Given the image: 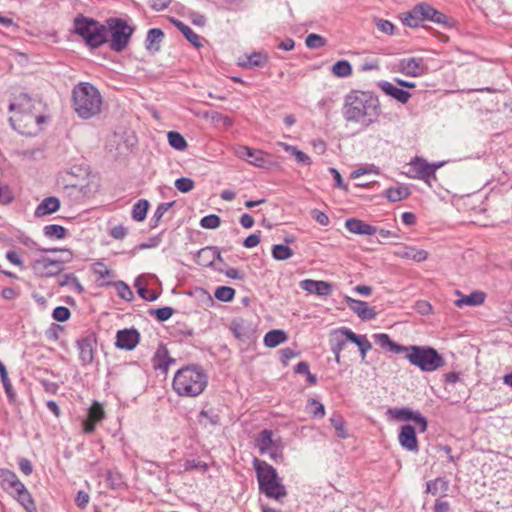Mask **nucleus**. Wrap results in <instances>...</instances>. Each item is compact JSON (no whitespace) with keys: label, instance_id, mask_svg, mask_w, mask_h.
Wrapping results in <instances>:
<instances>
[{"label":"nucleus","instance_id":"obj_1","mask_svg":"<svg viewBox=\"0 0 512 512\" xmlns=\"http://www.w3.org/2000/svg\"><path fill=\"white\" fill-rule=\"evenodd\" d=\"M381 113L379 99L369 92L355 91L347 95L343 117L347 122L360 124L362 128L378 121Z\"/></svg>","mask_w":512,"mask_h":512},{"label":"nucleus","instance_id":"obj_2","mask_svg":"<svg viewBox=\"0 0 512 512\" xmlns=\"http://www.w3.org/2000/svg\"><path fill=\"white\" fill-rule=\"evenodd\" d=\"M208 384V376L199 365H187L179 369L173 378V389L182 397H196L203 393Z\"/></svg>","mask_w":512,"mask_h":512},{"label":"nucleus","instance_id":"obj_3","mask_svg":"<svg viewBox=\"0 0 512 512\" xmlns=\"http://www.w3.org/2000/svg\"><path fill=\"white\" fill-rule=\"evenodd\" d=\"M102 104V96L94 85L81 82L73 88L72 105L81 119L87 120L100 114Z\"/></svg>","mask_w":512,"mask_h":512},{"label":"nucleus","instance_id":"obj_4","mask_svg":"<svg viewBox=\"0 0 512 512\" xmlns=\"http://www.w3.org/2000/svg\"><path fill=\"white\" fill-rule=\"evenodd\" d=\"M253 467L256 472L259 490L266 497L279 500L287 495L282 479L276 469L264 460L254 458Z\"/></svg>","mask_w":512,"mask_h":512},{"label":"nucleus","instance_id":"obj_5","mask_svg":"<svg viewBox=\"0 0 512 512\" xmlns=\"http://www.w3.org/2000/svg\"><path fill=\"white\" fill-rule=\"evenodd\" d=\"M403 354L412 365L423 372H434L445 365L443 356L430 346H406Z\"/></svg>","mask_w":512,"mask_h":512},{"label":"nucleus","instance_id":"obj_6","mask_svg":"<svg viewBox=\"0 0 512 512\" xmlns=\"http://www.w3.org/2000/svg\"><path fill=\"white\" fill-rule=\"evenodd\" d=\"M74 32L80 35L86 44L92 48L100 47L107 41L106 26L84 16L75 18Z\"/></svg>","mask_w":512,"mask_h":512},{"label":"nucleus","instance_id":"obj_7","mask_svg":"<svg viewBox=\"0 0 512 512\" xmlns=\"http://www.w3.org/2000/svg\"><path fill=\"white\" fill-rule=\"evenodd\" d=\"M106 23L111 35L110 49L122 52L129 44L134 28L121 18H109Z\"/></svg>","mask_w":512,"mask_h":512},{"label":"nucleus","instance_id":"obj_8","mask_svg":"<svg viewBox=\"0 0 512 512\" xmlns=\"http://www.w3.org/2000/svg\"><path fill=\"white\" fill-rule=\"evenodd\" d=\"M11 126L21 134L33 135L40 130L45 117L38 112L14 113L9 117Z\"/></svg>","mask_w":512,"mask_h":512},{"label":"nucleus","instance_id":"obj_9","mask_svg":"<svg viewBox=\"0 0 512 512\" xmlns=\"http://www.w3.org/2000/svg\"><path fill=\"white\" fill-rule=\"evenodd\" d=\"M273 433L271 430H262L256 438V446L259 452L268 454L269 457L276 463L283 461V451L280 440L273 439Z\"/></svg>","mask_w":512,"mask_h":512},{"label":"nucleus","instance_id":"obj_10","mask_svg":"<svg viewBox=\"0 0 512 512\" xmlns=\"http://www.w3.org/2000/svg\"><path fill=\"white\" fill-rule=\"evenodd\" d=\"M387 413L395 420L413 421L415 424L420 426V432H425L427 430L428 422L419 411H414L408 407H402L390 408Z\"/></svg>","mask_w":512,"mask_h":512},{"label":"nucleus","instance_id":"obj_11","mask_svg":"<svg viewBox=\"0 0 512 512\" xmlns=\"http://www.w3.org/2000/svg\"><path fill=\"white\" fill-rule=\"evenodd\" d=\"M31 268L35 275L39 277H51L59 274L62 269V262L59 260H52L50 258L42 257L32 262Z\"/></svg>","mask_w":512,"mask_h":512},{"label":"nucleus","instance_id":"obj_12","mask_svg":"<svg viewBox=\"0 0 512 512\" xmlns=\"http://www.w3.org/2000/svg\"><path fill=\"white\" fill-rule=\"evenodd\" d=\"M42 102L38 99L30 97L26 93H21L9 105V111L14 113L39 112Z\"/></svg>","mask_w":512,"mask_h":512},{"label":"nucleus","instance_id":"obj_13","mask_svg":"<svg viewBox=\"0 0 512 512\" xmlns=\"http://www.w3.org/2000/svg\"><path fill=\"white\" fill-rule=\"evenodd\" d=\"M398 71L406 76L418 77L425 73L426 67L422 58H404L398 62Z\"/></svg>","mask_w":512,"mask_h":512},{"label":"nucleus","instance_id":"obj_14","mask_svg":"<svg viewBox=\"0 0 512 512\" xmlns=\"http://www.w3.org/2000/svg\"><path fill=\"white\" fill-rule=\"evenodd\" d=\"M398 441H399V444L401 445V447L407 451L414 452V453H417L419 451V444H418V439L416 436V430L410 424H406L401 427L399 435H398Z\"/></svg>","mask_w":512,"mask_h":512},{"label":"nucleus","instance_id":"obj_15","mask_svg":"<svg viewBox=\"0 0 512 512\" xmlns=\"http://www.w3.org/2000/svg\"><path fill=\"white\" fill-rule=\"evenodd\" d=\"M344 302L360 319L364 321L372 320L377 315L375 309L370 307L367 302L356 300L350 296H345Z\"/></svg>","mask_w":512,"mask_h":512},{"label":"nucleus","instance_id":"obj_16","mask_svg":"<svg viewBox=\"0 0 512 512\" xmlns=\"http://www.w3.org/2000/svg\"><path fill=\"white\" fill-rule=\"evenodd\" d=\"M410 165L416 172L417 177L423 179L427 183H430L431 179L436 178V169L441 166V164H429L419 157L411 160Z\"/></svg>","mask_w":512,"mask_h":512},{"label":"nucleus","instance_id":"obj_17","mask_svg":"<svg viewBox=\"0 0 512 512\" xmlns=\"http://www.w3.org/2000/svg\"><path fill=\"white\" fill-rule=\"evenodd\" d=\"M139 340L140 334L136 329H123L117 332L115 345L119 349L132 350L137 346Z\"/></svg>","mask_w":512,"mask_h":512},{"label":"nucleus","instance_id":"obj_18","mask_svg":"<svg viewBox=\"0 0 512 512\" xmlns=\"http://www.w3.org/2000/svg\"><path fill=\"white\" fill-rule=\"evenodd\" d=\"M96 340L94 336L88 335L77 340V348L79 350V359L82 365H88L92 363L94 359V347Z\"/></svg>","mask_w":512,"mask_h":512},{"label":"nucleus","instance_id":"obj_19","mask_svg":"<svg viewBox=\"0 0 512 512\" xmlns=\"http://www.w3.org/2000/svg\"><path fill=\"white\" fill-rule=\"evenodd\" d=\"M347 332L353 331L347 327H341L331 331L329 342L333 354H340L345 348L346 342L349 341Z\"/></svg>","mask_w":512,"mask_h":512},{"label":"nucleus","instance_id":"obj_20","mask_svg":"<svg viewBox=\"0 0 512 512\" xmlns=\"http://www.w3.org/2000/svg\"><path fill=\"white\" fill-rule=\"evenodd\" d=\"M301 289L318 296H328L332 292V285L326 281L305 279L300 282Z\"/></svg>","mask_w":512,"mask_h":512},{"label":"nucleus","instance_id":"obj_21","mask_svg":"<svg viewBox=\"0 0 512 512\" xmlns=\"http://www.w3.org/2000/svg\"><path fill=\"white\" fill-rule=\"evenodd\" d=\"M237 154L256 167H264L267 164L266 155L260 150H252L247 146H240Z\"/></svg>","mask_w":512,"mask_h":512},{"label":"nucleus","instance_id":"obj_22","mask_svg":"<svg viewBox=\"0 0 512 512\" xmlns=\"http://www.w3.org/2000/svg\"><path fill=\"white\" fill-rule=\"evenodd\" d=\"M426 3L416 5L402 18L404 25L415 28L426 20Z\"/></svg>","mask_w":512,"mask_h":512},{"label":"nucleus","instance_id":"obj_23","mask_svg":"<svg viewBox=\"0 0 512 512\" xmlns=\"http://www.w3.org/2000/svg\"><path fill=\"white\" fill-rule=\"evenodd\" d=\"M0 485L10 494H13L17 488L23 489V483L14 472L8 469H0Z\"/></svg>","mask_w":512,"mask_h":512},{"label":"nucleus","instance_id":"obj_24","mask_svg":"<svg viewBox=\"0 0 512 512\" xmlns=\"http://www.w3.org/2000/svg\"><path fill=\"white\" fill-rule=\"evenodd\" d=\"M346 229L357 235H373L377 233V228L365 223L357 218H349L345 221Z\"/></svg>","mask_w":512,"mask_h":512},{"label":"nucleus","instance_id":"obj_25","mask_svg":"<svg viewBox=\"0 0 512 512\" xmlns=\"http://www.w3.org/2000/svg\"><path fill=\"white\" fill-rule=\"evenodd\" d=\"M379 87L385 94L391 96L402 104L407 103L411 97V94L408 91H405L388 81L380 82Z\"/></svg>","mask_w":512,"mask_h":512},{"label":"nucleus","instance_id":"obj_26","mask_svg":"<svg viewBox=\"0 0 512 512\" xmlns=\"http://www.w3.org/2000/svg\"><path fill=\"white\" fill-rule=\"evenodd\" d=\"M60 208V200L57 197L50 196L44 198L36 207L34 215L44 217L55 213Z\"/></svg>","mask_w":512,"mask_h":512},{"label":"nucleus","instance_id":"obj_27","mask_svg":"<svg viewBox=\"0 0 512 512\" xmlns=\"http://www.w3.org/2000/svg\"><path fill=\"white\" fill-rule=\"evenodd\" d=\"M395 255L402 259H410L415 262H423L428 258V252L415 247L403 246L395 251Z\"/></svg>","mask_w":512,"mask_h":512},{"label":"nucleus","instance_id":"obj_28","mask_svg":"<svg viewBox=\"0 0 512 512\" xmlns=\"http://www.w3.org/2000/svg\"><path fill=\"white\" fill-rule=\"evenodd\" d=\"M152 361L155 369L163 371H167L169 366L175 362V360L169 356L168 350L164 346H160L156 350Z\"/></svg>","mask_w":512,"mask_h":512},{"label":"nucleus","instance_id":"obj_29","mask_svg":"<svg viewBox=\"0 0 512 512\" xmlns=\"http://www.w3.org/2000/svg\"><path fill=\"white\" fill-rule=\"evenodd\" d=\"M373 338L377 345L394 353L400 354L405 351L406 346L393 342L386 333L374 334Z\"/></svg>","mask_w":512,"mask_h":512},{"label":"nucleus","instance_id":"obj_30","mask_svg":"<svg viewBox=\"0 0 512 512\" xmlns=\"http://www.w3.org/2000/svg\"><path fill=\"white\" fill-rule=\"evenodd\" d=\"M17 501L23 506L26 512H37L36 505L34 500L23 484V489L17 488L16 491L12 494Z\"/></svg>","mask_w":512,"mask_h":512},{"label":"nucleus","instance_id":"obj_31","mask_svg":"<svg viewBox=\"0 0 512 512\" xmlns=\"http://www.w3.org/2000/svg\"><path fill=\"white\" fill-rule=\"evenodd\" d=\"M347 335L349 341L358 346L361 359L365 360L367 352L372 348V345L366 335H358L354 332H347Z\"/></svg>","mask_w":512,"mask_h":512},{"label":"nucleus","instance_id":"obj_32","mask_svg":"<svg viewBox=\"0 0 512 512\" xmlns=\"http://www.w3.org/2000/svg\"><path fill=\"white\" fill-rule=\"evenodd\" d=\"M164 38V33L159 28H152L148 31L146 37V49L149 51H159L160 43Z\"/></svg>","mask_w":512,"mask_h":512},{"label":"nucleus","instance_id":"obj_33","mask_svg":"<svg viewBox=\"0 0 512 512\" xmlns=\"http://www.w3.org/2000/svg\"><path fill=\"white\" fill-rule=\"evenodd\" d=\"M485 297V293L481 291H474L469 295L461 296L460 299L455 301V305L457 307H462L463 305L478 306L484 303Z\"/></svg>","mask_w":512,"mask_h":512},{"label":"nucleus","instance_id":"obj_34","mask_svg":"<svg viewBox=\"0 0 512 512\" xmlns=\"http://www.w3.org/2000/svg\"><path fill=\"white\" fill-rule=\"evenodd\" d=\"M215 259L221 260L220 253L217 248L206 247L201 249L198 253V263L203 266L213 265Z\"/></svg>","mask_w":512,"mask_h":512},{"label":"nucleus","instance_id":"obj_35","mask_svg":"<svg viewBox=\"0 0 512 512\" xmlns=\"http://www.w3.org/2000/svg\"><path fill=\"white\" fill-rule=\"evenodd\" d=\"M287 340V335L283 330H271L264 336V344L267 347L274 348Z\"/></svg>","mask_w":512,"mask_h":512},{"label":"nucleus","instance_id":"obj_36","mask_svg":"<svg viewBox=\"0 0 512 512\" xmlns=\"http://www.w3.org/2000/svg\"><path fill=\"white\" fill-rule=\"evenodd\" d=\"M267 56L261 52H254L249 56H246V60L241 62L240 65L243 67H262L267 63Z\"/></svg>","mask_w":512,"mask_h":512},{"label":"nucleus","instance_id":"obj_37","mask_svg":"<svg viewBox=\"0 0 512 512\" xmlns=\"http://www.w3.org/2000/svg\"><path fill=\"white\" fill-rule=\"evenodd\" d=\"M410 195V191L406 186L391 187L386 191V197L391 202H398L406 199Z\"/></svg>","mask_w":512,"mask_h":512},{"label":"nucleus","instance_id":"obj_38","mask_svg":"<svg viewBox=\"0 0 512 512\" xmlns=\"http://www.w3.org/2000/svg\"><path fill=\"white\" fill-rule=\"evenodd\" d=\"M149 208V202L145 199L138 200L132 208V218L137 222H141L146 218Z\"/></svg>","mask_w":512,"mask_h":512},{"label":"nucleus","instance_id":"obj_39","mask_svg":"<svg viewBox=\"0 0 512 512\" xmlns=\"http://www.w3.org/2000/svg\"><path fill=\"white\" fill-rule=\"evenodd\" d=\"M293 255V250L287 245L276 244L272 248V256L276 260L284 261L291 258Z\"/></svg>","mask_w":512,"mask_h":512},{"label":"nucleus","instance_id":"obj_40","mask_svg":"<svg viewBox=\"0 0 512 512\" xmlns=\"http://www.w3.org/2000/svg\"><path fill=\"white\" fill-rule=\"evenodd\" d=\"M279 145L282 146L285 151L290 152L295 157L297 162L303 163L306 165H310V163H311L310 157L303 151L297 149V147L283 143V142L279 143Z\"/></svg>","mask_w":512,"mask_h":512},{"label":"nucleus","instance_id":"obj_41","mask_svg":"<svg viewBox=\"0 0 512 512\" xmlns=\"http://www.w3.org/2000/svg\"><path fill=\"white\" fill-rule=\"evenodd\" d=\"M167 138L169 145L176 150L183 151L187 147V141L179 132L170 131Z\"/></svg>","mask_w":512,"mask_h":512},{"label":"nucleus","instance_id":"obj_42","mask_svg":"<svg viewBox=\"0 0 512 512\" xmlns=\"http://www.w3.org/2000/svg\"><path fill=\"white\" fill-rule=\"evenodd\" d=\"M427 492L432 495L445 493L448 490V482L443 478H437L427 483Z\"/></svg>","mask_w":512,"mask_h":512},{"label":"nucleus","instance_id":"obj_43","mask_svg":"<svg viewBox=\"0 0 512 512\" xmlns=\"http://www.w3.org/2000/svg\"><path fill=\"white\" fill-rule=\"evenodd\" d=\"M66 232L67 230L61 225L51 224L44 227V235L48 238L63 239Z\"/></svg>","mask_w":512,"mask_h":512},{"label":"nucleus","instance_id":"obj_44","mask_svg":"<svg viewBox=\"0 0 512 512\" xmlns=\"http://www.w3.org/2000/svg\"><path fill=\"white\" fill-rule=\"evenodd\" d=\"M214 296L219 301L230 302L235 296V290L228 286H220L216 288Z\"/></svg>","mask_w":512,"mask_h":512},{"label":"nucleus","instance_id":"obj_45","mask_svg":"<svg viewBox=\"0 0 512 512\" xmlns=\"http://www.w3.org/2000/svg\"><path fill=\"white\" fill-rule=\"evenodd\" d=\"M332 72L338 77H346L352 73V67L348 61L340 60L332 66Z\"/></svg>","mask_w":512,"mask_h":512},{"label":"nucleus","instance_id":"obj_46","mask_svg":"<svg viewBox=\"0 0 512 512\" xmlns=\"http://www.w3.org/2000/svg\"><path fill=\"white\" fill-rule=\"evenodd\" d=\"M173 204H174V202H167V203H161L158 205V207L156 208V210L151 218V227L152 228L156 227L159 224L163 215L172 207Z\"/></svg>","mask_w":512,"mask_h":512},{"label":"nucleus","instance_id":"obj_47","mask_svg":"<svg viewBox=\"0 0 512 512\" xmlns=\"http://www.w3.org/2000/svg\"><path fill=\"white\" fill-rule=\"evenodd\" d=\"M426 20H431L438 24H445L447 22V16L430 5L426 4Z\"/></svg>","mask_w":512,"mask_h":512},{"label":"nucleus","instance_id":"obj_48","mask_svg":"<svg viewBox=\"0 0 512 512\" xmlns=\"http://www.w3.org/2000/svg\"><path fill=\"white\" fill-rule=\"evenodd\" d=\"M221 219L218 215L210 214L200 220V226L205 229H216L220 226Z\"/></svg>","mask_w":512,"mask_h":512},{"label":"nucleus","instance_id":"obj_49","mask_svg":"<svg viewBox=\"0 0 512 512\" xmlns=\"http://www.w3.org/2000/svg\"><path fill=\"white\" fill-rule=\"evenodd\" d=\"M307 409L315 417L322 418L325 415L324 405L315 399L308 400Z\"/></svg>","mask_w":512,"mask_h":512},{"label":"nucleus","instance_id":"obj_50","mask_svg":"<svg viewBox=\"0 0 512 512\" xmlns=\"http://www.w3.org/2000/svg\"><path fill=\"white\" fill-rule=\"evenodd\" d=\"M58 284L60 286H68V285H72L74 286L79 292H81L83 290L81 284L79 283L78 279L74 276V274L72 273H69V274H64V275H61L59 278H58Z\"/></svg>","mask_w":512,"mask_h":512},{"label":"nucleus","instance_id":"obj_51","mask_svg":"<svg viewBox=\"0 0 512 512\" xmlns=\"http://www.w3.org/2000/svg\"><path fill=\"white\" fill-rule=\"evenodd\" d=\"M305 43L308 48L317 49L323 47L326 43V40L318 34L311 33L306 37Z\"/></svg>","mask_w":512,"mask_h":512},{"label":"nucleus","instance_id":"obj_52","mask_svg":"<svg viewBox=\"0 0 512 512\" xmlns=\"http://www.w3.org/2000/svg\"><path fill=\"white\" fill-rule=\"evenodd\" d=\"M231 330L235 337L240 340H245L246 338H248V333L246 331L243 321H233L231 324Z\"/></svg>","mask_w":512,"mask_h":512},{"label":"nucleus","instance_id":"obj_53","mask_svg":"<svg viewBox=\"0 0 512 512\" xmlns=\"http://www.w3.org/2000/svg\"><path fill=\"white\" fill-rule=\"evenodd\" d=\"M175 187L182 193H187L194 188V181L190 178L182 177L175 181Z\"/></svg>","mask_w":512,"mask_h":512},{"label":"nucleus","instance_id":"obj_54","mask_svg":"<svg viewBox=\"0 0 512 512\" xmlns=\"http://www.w3.org/2000/svg\"><path fill=\"white\" fill-rule=\"evenodd\" d=\"M104 418V410L99 403H94L88 411V419L99 422Z\"/></svg>","mask_w":512,"mask_h":512},{"label":"nucleus","instance_id":"obj_55","mask_svg":"<svg viewBox=\"0 0 512 512\" xmlns=\"http://www.w3.org/2000/svg\"><path fill=\"white\" fill-rule=\"evenodd\" d=\"M151 315H154L157 320L163 322L168 320L174 313V309L171 307H162L158 309L151 310Z\"/></svg>","mask_w":512,"mask_h":512},{"label":"nucleus","instance_id":"obj_56","mask_svg":"<svg viewBox=\"0 0 512 512\" xmlns=\"http://www.w3.org/2000/svg\"><path fill=\"white\" fill-rule=\"evenodd\" d=\"M94 273L103 279H112L115 277L114 272L108 269L103 263L97 262L94 264Z\"/></svg>","mask_w":512,"mask_h":512},{"label":"nucleus","instance_id":"obj_57","mask_svg":"<svg viewBox=\"0 0 512 512\" xmlns=\"http://www.w3.org/2000/svg\"><path fill=\"white\" fill-rule=\"evenodd\" d=\"M70 310L65 306H58L52 313L53 319L59 322H64L70 318Z\"/></svg>","mask_w":512,"mask_h":512},{"label":"nucleus","instance_id":"obj_58","mask_svg":"<svg viewBox=\"0 0 512 512\" xmlns=\"http://www.w3.org/2000/svg\"><path fill=\"white\" fill-rule=\"evenodd\" d=\"M115 286H116L118 295L122 299L130 300L132 298L133 293L126 283H124L123 281H118L115 283Z\"/></svg>","mask_w":512,"mask_h":512},{"label":"nucleus","instance_id":"obj_59","mask_svg":"<svg viewBox=\"0 0 512 512\" xmlns=\"http://www.w3.org/2000/svg\"><path fill=\"white\" fill-rule=\"evenodd\" d=\"M331 425L335 428L337 435L341 438L346 437L345 423L340 416H334L330 419Z\"/></svg>","mask_w":512,"mask_h":512},{"label":"nucleus","instance_id":"obj_60","mask_svg":"<svg viewBox=\"0 0 512 512\" xmlns=\"http://www.w3.org/2000/svg\"><path fill=\"white\" fill-rule=\"evenodd\" d=\"M375 24H376V27L378 28V30L381 31L384 34L392 35L394 33L395 27L388 20L376 19L375 20Z\"/></svg>","mask_w":512,"mask_h":512},{"label":"nucleus","instance_id":"obj_61","mask_svg":"<svg viewBox=\"0 0 512 512\" xmlns=\"http://www.w3.org/2000/svg\"><path fill=\"white\" fill-rule=\"evenodd\" d=\"M199 422L201 424L210 423L216 425L219 423V416L216 414H210L209 411L202 410L199 414Z\"/></svg>","mask_w":512,"mask_h":512},{"label":"nucleus","instance_id":"obj_62","mask_svg":"<svg viewBox=\"0 0 512 512\" xmlns=\"http://www.w3.org/2000/svg\"><path fill=\"white\" fill-rule=\"evenodd\" d=\"M182 34L185 36V38L195 47H200L201 44V38L198 34H196L189 26L185 29Z\"/></svg>","mask_w":512,"mask_h":512},{"label":"nucleus","instance_id":"obj_63","mask_svg":"<svg viewBox=\"0 0 512 512\" xmlns=\"http://www.w3.org/2000/svg\"><path fill=\"white\" fill-rule=\"evenodd\" d=\"M311 216L318 224H320L322 226H328L330 223V220H329V217L327 216V214L318 209L312 210Z\"/></svg>","mask_w":512,"mask_h":512},{"label":"nucleus","instance_id":"obj_64","mask_svg":"<svg viewBox=\"0 0 512 512\" xmlns=\"http://www.w3.org/2000/svg\"><path fill=\"white\" fill-rule=\"evenodd\" d=\"M194 469H200V470L205 471L207 469V464L204 462L195 460V459L186 460L184 463V470L190 471V470H194Z\"/></svg>","mask_w":512,"mask_h":512}]
</instances>
